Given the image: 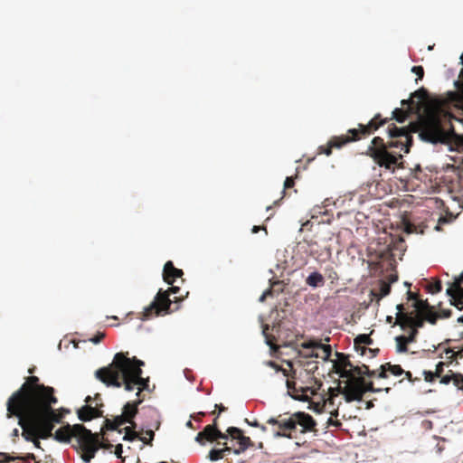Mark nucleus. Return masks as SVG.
Masks as SVG:
<instances>
[{"instance_id":"obj_8","label":"nucleus","mask_w":463,"mask_h":463,"mask_svg":"<svg viewBox=\"0 0 463 463\" xmlns=\"http://www.w3.org/2000/svg\"><path fill=\"white\" fill-rule=\"evenodd\" d=\"M179 291L178 287L172 286L168 290L159 292L155 297L154 301L144 309V319H150L155 316H159L162 313H167L170 309L171 300L169 298L170 293H176Z\"/></svg>"},{"instance_id":"obj_16","label":"nucleus","mask_w":463,"mask_h":463,"mask_svg":"<svg viewBox=\"0 0 463 463\" xmlns=\"http://www.w3.org/2000/svg\"><path fill=\"white\" fill-rule=\"evenodd\" d=\"M402 105L403 107L407 106V109L396 108L392 111V117L390 119L394 118L397 122L402 123V122H404L407 119L409 115L411 113H412L415 109H417L418 107H419L418 104L414 103V100L412 99V98H411L409 99L402 100Z\"/></svg>"},{"instance_id":"obj_47","label":"nucleus","mask_w":463,"mask_h":463,"mask_svg":"<svg viewBox=\"0 0 463 463\" xmlns=\"http://www.w3.org/2000/svg\"><path fill=\"white\" fill-rule=\"evenodd\" d=\"M444 366H445V363L444 362H439L436 365V369H435V374L436 376L439 378V377H441L442 375V373L444 371Z\"/></svg>"},{"instance_id":"obj_24","label":"nucleus","mask_w":463,"mask_h":463,"mask_svg":"<svg viewBox=\"0 0 463 463\" xmlns=\"http://www.w3.org/2000/svg\"><path fill=\"white\" fill-rule=\"evenodd\" d=\"M347 387L346 380H339L336 387H330L328 389V398L327 401L330 403H333V400L335 397L338 396L340 393L344 395L345 398V388Z\"/></svg>"},{"instance_id":"obj_13","label":"nucleus","mask_w":463,"mask_h":463,"mask_svg":"<svg viewBox=\"0 0 463 463\" xmlns=\"http://www.w3.org/2000/svg\"><path fill=\"white\" fill-rule=\"evenodd\" d=\"M227 433L232 440H237L238 447L233 449V453L236 455L241 454L248 448L253 446L251 439L249 437L244 436L241 430L239 428L229 427L227 429Z\"/></svg>"},{"instance_id":"obj_27","label":"nucleus","mask_w":463,"mask_h":463,"mask_svg":"<svg viewBox=\"0 0 463 463\" xmlns=\"http://www.w3.org/2000/svg\"><path fill=\"white\" fill-rule=\"evenodd\" d=\"M308 286L317 288L322 287L325 283L324 277L319 272H312L306 279Z\"/></svg>"},{"instance_id":"obj_33","label":"nucleus","mask_w":463,"mask_h":463,"mask_svg":"<svg viewBox=\"0 0 463 463\" xmlns=\"http://www.w3.org/2000/svg\"><path fill=\"white\" fill-rule=\"evenodd\" d=\"M427 289L431 294H436L441 291L442 286L439 280L430 283L427 287Z\"/></svg>"},{"instance_id":"obj_38","label":"nucleus","mask_w":463,"mask_h":463,"mask_svg":"<svg viewBox=\"0 0 463 463\" xmlns=\"http://www.w3.org/2000/svg\"><path fill=\"white\" fill-rule=\"evenodd\" d=\"M325 270L329 279H331L332 281L338 279V275L333 267H326Z\"/></svg>"},{"instance_id":"obj_18","label":"nucleus","mask_w":463,"mask_h":463,"mask_svg":"<svg viewBox=\"0 0 463 463\" xmlns=\"http://www.w3.org/2000/svg\"><path fill=\"white\" fill-rule=\"evenodd\" d=\"M402 328L410 327L411 329L416 328L418 330L419 327L423 326V319L412 317L406 313H401L396 317V323Z\"/></svg>"},{"instance_id":"obj_45","label":"nucleus","mask_w":463,"mask_h":463,"mask_svg":"<svg viewBox=\"0 0 463 463\" xmlns=\"http://www.w3.org/2000/svg\"><path fill=\"white\" fill-rule=\"evenodd\" d=\"M114 422L116 424V426L118 427V429L125 424V423H129V420H127L125 416H123L122 414L119 415V416H117L114 420Z\"/></svg>"},{"instance_id":"obj_57","label":"nucleus","mask_w":463,"mask_h":463,"mask_svg":"<svg viewBox=\"0 0 463 463\" xmlns=\"http://www.w3.org/2000/svg\"><path fill=\"white\" fill-rule=\"evenodd\" d=\"M1 457L4 458V459L2 460V463H9L10 461L12 460H14L15 458H11L9 457L7 454L5 453H2L0 454Z\"/></svg>"},{"instance_id":"obj_39","label":"nucleus","mask_w":463,"mask_h":463,"mask_svg":"<svg viewBox=\"0 0 463 463\" xmlns=\"http://www.w3.org/2000/svg\"><path fill=\"white\" fill-rule=\"evenodd\" d=\"M146 435L149 437V439H146V437H140L139 439L142 440L145 444L152 445V440L155 437V432L152 430H148L146 431Z\"/></svg>"},{"instance_id":"obj_11","label":"nucleus","mask_w":463,"mask_h":463,"mask_svg":"<svg viewBox=\"0 0 463 463\" xmlns=\"http://www.w3.org/2000/svg\"><path fill=\"white\" fill-rule=\"evenodd\" d=\"M463 271L459 276L455 277L452 283L447 288V295L449 297V302L458 310L463 311Z\"/></svg>"},{"instance_id":"obj_6","label":"nucleus","mask_w":463,"mask_h":463,"mask_svg":"<svg viewBox=\"0 0 463 463\" xmlns=\"http://www.w3.org/2000/svg\"><path fill=\"white\" fill-rule=\"evenodd\" d=\"M336 356L337 360L334 363V369L342 379L349 381L359 374H366V376L376 375V372L370 370L366 364H362V366L354 365L349 360V355L336 353Z\"/></svg>"},{"instance_id":"obj_19","label":"nucleus","mask_w":463,"mask_h":463,"mask_svg":"<svg viewBox=\"0 0 463 463\" xmlns=\"http://www.w3.org/2000/svg\"><path fill=\"white\" fill-rule=\"evenodd\" d=\"M376 372V375L374 377L385 379L388 377V373H391L394 376H399L403 374L404 370L399 364H392L391 363H385L380 366L378 370H374Z\"/></svg>"},{"instance_id":"obj_36","label":"nucleus","mask_w":463,"mask_h":463,"mask_svg":"<svg viewBox=\"0 0 463 463\" xmlns=\"http://www.w3.org/2000/svg\"><path fill=\"white\" fill-rule=\"evenodd\" d=\"M269 365L272 368H274L277 372H282L283 375L285 377H294V375L290 374L287 369L281 368L279 364H277L275 362L269 361Z\"/></svg>"},{"instance_id":"obj_54","label":"nucleus","mask_w":463,"mask_h":463,"mask_svg":"<svg viewBox=\"0 0 463 463\" xmlns=\"http://www.w3.org/2000/svg\"><path fill=\"white\" fill-rule=\"evenodd\" d=\"M444 353L446 354H450L449 359L451 360H456L458 358V353H455V351L451 348H446Z\"/></svg>"},{"instance_id":"obj_26","label":"nucleus","mask_w":463,"mask_h":463,"mask_svg":"<svg viewBox=\"0 0 463 463\" xmlns=\"http://www.w3.org/2000/svg\"><path fill=\"white\" fill-rule=\"evenodd\" d=\"M373 343V340L366 334L357 335L354 341V348L358 353L361 352V347H365L364 345H372Z\"/></svg>"},{"instance_id":"obj_51","label":"nucleus","mask_w":463,"mask_h":463,"mask_svg":"<svg viewBox=\"0 0 463 463\" xmlns=\"http://www.w3.org/2000/svg\"><path fill=\"white\" fill-rule=\"evenodd\" d=\"M105 337V333L99 332L96 335L91 337L90 340L93 344H99Z\"/></svg>"},{"instance_id":"obj_52","label":"nucleus","mask_w":463,"mask_h":463,"mask_svg":"<svg viewBox=\"0 0 463 463\" xmlns=\"http://www.w3.org/2000/svg\"><path fill=\"white\" fill-rule=\"evenodd\" d=\"M421 428L425 430H430L433 428V423L431 420H424L421 421Z\"/></svg>"},{"instance_id":"obj_34","label":"nucleus","mask_w":463,"mask_h":463,"mask_svg":"<svg viewBox=\"0 0 463 463\" xmlns=\"http://www.w3.org/2000/svg\"><path fill=\"white\" fill-rule=\"evenodd\" d=\"M379 352H380V350L378 348L373 349V348H369V347H361L360 354L361 355L368 354L369 357L373 358V357H375Z\"/></svg>"},{"instance_id":"obj_22","label":"nucleus","mask_w":463,"mask_h":463,"mask_svg":"<svg viewBox=\"0 0 463 463\" xmlns=\"http://www.w3.org/2000/svg\"><path fill=\"white\" fill-rule=\"evenodd\" d=\"M77 414L80 420L89 421L91 420L92 419L101 417L102 411H100L97 407H92L90 404H86L78 410Z\"/></svg>"},{"instance_id":"obj_64","label":"nucleus","mask_w":463,"mask_h":463,"mask_svg":"<svg viewBox=\"0 0 463 463\" xmlns=\"http://www.w3.org/2000/svg\"><path fill=\"white\" fill-rule=\"evenodd\" d=\"M397 309H398V313H397V316L400 315L401 313H403V305L402 304H399L397 306Z\"/></svg>"},{"instance_id":"obj_56","label":"nucleus","mask_w":463,"mask_h":463,"mask_svg":"<svg viewBox=\"0 0 463 463\" xmlns=\"http://www.w3.org/2000/svg\"><path fill=\"white\" fill-rule=\"evenodd\" d=\"M229 439V435L228 433H222L220 430H218V432H217V436H216V440L217 439H223V440H227Z\"/></svg>"},{"instance_id":"obj_4","label":"nucleus","mask_w":463,"mask_h":463,"mask_svg":"<svg viewBox=\"0 0 463 463\" xmlns=\"http://www.w3.org/2000/svg\"><path fill=\"white\" fill-rule=\"evenodd\" d=\"M13 416L18 418L22 436L25 440L33 442L37 449H42L40 439L52 437L55 423H60L63 417L60 412L21 413L12 414Z\"/></svg>"},{"instance_id":"obj_43","label":"nucleus","mask_w":463,"mask_h":463,"mask_svg":"<svg viewBox=\"0 0 463 463\" xmlns=\"http://www.w3.org/2000/svg\"><path fill=\"white\" fill-rule=\"evenodd\" d=\"M411 71L417 75V80H421L424 76V70L422 66H413L411 68Z\"/></svg>"},{"instance_id":"obj_53","label":"nucleus","mask_w":463,"mask_h":463,"mask_svg":"<svg viewBox=\"0 0 463 463\" xmlns=\"http://www.w3.org/2000/svg\"><path fill=\"white\" fill-rule=\"evenodd\" d=\"M272 294H273L272 288H269V289L265 290V291L262 293V295L260 297V299H259V300H260V302H263V301H265V299H266L268 297L272 296Z\"/></svg>"},{"instance_id":"obj_3","label":"nucleus","mask_w":463,"mask_h":463,"mask_svg":"<svg viewBox=\"0 0 463 463\" xmlns=\"http://www.w3.org/2000/svg\"><path fill=\"white\" fill-rule=\"evenodd\" d=\"M128 353H117L108 366L98 369L95 376L108 387H124L127 392L137 390V396L149 386V378L142 377L143 361L128 357Z\"/></svg>"},{"instance_id":"obj_58","label":"nucleus","mask_w":463,"mask_h":463,"mask_svg":"<svg viewBox=\"0 0 463 463\" xmlns=\"http://www.w3.org/2000/svg\"><path fill=\"white\" fill-rule=\"evenodd\" d=\"M216 409H218V413H217V417L220 416L221 412H223L227 410L226 407H224L222 404H215L214 406Z\"/></svg>"},{"instance_id":"obj_35","label":"nucleus","mask_w":463,"mask_h":463,"mask_svg":"<svg viewBox=\"0 0 463 463\" xmlns=\"http://www.w3.org/2000/svg\"><path fill=\"white\" fill-rule=\"evenodd\" d=\"M439 318V315H437V313L432 309L428 310L425 316V319L431 325H435Z\"/></svg>"},{"instance_id":"obj_49","label":"nucleus","mask_w":463,"mask_h":463,"mask_svg":"<svg viewBox=\"0 0 463 463\" xmlns=\"http://www.w3.org/2000/svg\"><path fill=\"white\" fill-rule=\"evenodd\" d=\"M235 449V448H232V447H231V446H228L227 442L225 441V442H223V448H222V449H221V451H222V456H223V457H225V455H226V454H229V453H231V452H232V453H233V449Z\"/></svg>"},{"instance_id":"obj_59","label":"nucleus","mask_w":463,"mask_h":463,"mask_svg":"<svg viewBox=\"0 0 463 463\" xmlns=\"http://www.w3.org/2000/svg\"><path fill=\"white\" fill-rule=\"evenodd\" d=\"M305 353L303 354V356L305 357V354H316L317 353V347H312L310 349H305Z\"/></svg>"},{"instance_id":"obj_48","label":"nucleus","mask_w":463,"mask_h":463,"mask_svg":"<svg viewBox=\"0 0 463 463\" xmlns=\"http://www.w3.org/2000/svg\"><path fill=\"white\" fill-rule=\"evenodd\" d=\"M415 307L417 308L427 309V311L430 310V309H432V307H430V305H429L427 300H425V301H423V300H417Z\"/></svg>"},{"instance_id":"obj_5","label":"nucleus","mask_w":463,"mask_h":463,"mask_svg":"<svg viewBox=\"0 0 463 463\" xmlns=\"http://www.w3.org/2000/svg\"><path fill=\"white\" fill-rule=\"evenodd\" d=\"M71 438L76 439L77 444L74 448L80 452L81 459L85 463H90L99 450L97 439L92 432L82 424H67L54 433V439L60 442H70Z\"/></svg>"},{"instance_id":"obj_15","label":"nucleus","mask_w":463,"mask_h":463,"mask_svg":"<svg viewBox=\"0 0 463 463\" xmlns=\"http://www.w3.org/2000/svg\"><path fill=\"white\" fill-rule=\"evenodd\" d=\"M303 349H310L312 347H317V353L316 354H305V357L311 358H321L325 361L328 360L332 354V349L329 345H324L320 342H315V341H309V342H304L301 345Z\"/></svg>"},{"instance_id":"obj_21","label":"nucleus","mask_w":463,"mask_h":463,"mask_svg":"<svg viewBox=\"0 0 463 463\" xmlns=\"http://www.w3.org/2000/svg\"><path fill=\"white\" fill-rule=\"evenodd\" d=\"M218 430L215 424L206 425L203 430L197 434L195 440L202 445H203L205 441H215Z\"/></svg>"},{"instance_id":"obj_30","label":"nucleus","mask_w":463,"mask_h":463,"mask_svg":"<svg viewBox=\"0 0 463 463\" xmlns=\"http://www.w3.org/2000/svg\"><path fill=\"white\" fill-rule=\"evenodd\" d=\"M397 345V351L399 353H406L408 351V341L405 339V335H399L395 338Z\"/></svg>"},{"instance_id":"obj_37","label":"nucleus","mask_w":463,"mask_h":463,"mask_svg":"<svg viewBox=\"0 0 463 463\" xmlns=\"http://www.w3.org/2000/svg\"><path fill=\"white\" fill-rule=\"evenodd\" d=\"M453 383L458 389L463 391V374L455 373Z\"/></svg>"},{"instance_id":"obj_46","label":"nucleus","mask_w":463,"mask_h":463,"mask_svg":"<svg viewBox=\"0 0 463 463\" xmlns=\"http://www.w3.org/2000/svg\"><path fill=\"white\" fill-rule=\"evenodd\" d=\"M295 185V180L292 176H288L284 182V190L283 194H285V190L289 189Z\"/></svg>"},{"instance_id":"obj_63","label":"nucleus","mask_w":463,"mask_h":463,"mask_svg":"<svg viewBox=\"0 0 463 463\" xmlns=\"http://www.w3.org/2000/svg\"><path fill=\"white\" fill-rule=\"evenodd\" d=\"M423 92H424V90L415 91V92L412 94V98H413V97H418V98L421 99V98H422L421 93H423Z\"/></svg>"},{"instance_id":"obj_1","label":"nucleus","mask_w":463,"mask_h":463,"mask_svg":"<svg viewBox=\"0 0 463 463\" xmlns=\"http://www.w3.org/2000/svg\"><path fill=\"white\" fill-rule=\"evenodd\" d=\"M413 133H419L422 140L434 144H447L456 137L452 126L446 130L441 125L440 118L436 115H430L421 122H411L408 127L398 128L393 123L390 124L388 135L391 140L385 142L381 137H373L366 155L380 167L394 173L396 167H403L401 152H410L413 143Z\"/></svg>"},{"instance_id":"obj_29","label":"nucleus","mask_w":463,"mask_h":463,"mask_svg":"<svg viewBox=\"0 0 463 463\" xmlns=\"http://www.w3.org/2000/svg\"><path fill=\"white\" fill-rule=\"evenodd\" d=\"M287 388L288 390L289 394L296 400H305L304 397L300 396L298 392V389L296 387V383L294 381L287 380Z\"/></svg>"},{"instance_id":"obj_14","label":"nucleus","mask_w":463,"mask_h":463,"mask_svg":"<svg viewBox=\"0 0 463 463\" xmlns=\"http://www.w3.org/2000/svg\"><path fill=\"white\" fill-rule=\"evenodd\" d=\"M295 429L299 426V432L306 433L316 430V421L313 417L306 412L298 411L292 414Z\"/></svg>"},{"instance_id":"obj_60","label":"nucleus","mask_w":463,"mask_h":463,"mask_svg":"<svg viewBox=\"0 0 463 463\" xmlns=\"http://www.w3.org/2000/svg\"><path fill=\"white\" fill-rule=\"evenodd\" d=\"M403 374H405V377L411 382V383H414L416 379H413L412 378V374L411 372L409 371H404Z\"/></svg>"},{"instance_id":"obj_28","label":"nucleus","mask_w":463,"mask_h":463,"mask_svg":"<svg viewBox=\"0 0 463 463\" xmlns=\"http://www.w3.org/2000/svg\"><path fill=\"white\" fill-rule=\"evenodd\" d=\"M135 428L136 427H134L133 425L124 428V430H123L125 431V435L123 437L124 440L133 441L136 439L140 438L139 433L134 430Z\"/></svg>"},{"instance_id":"obj_55","label":"nucleus","mask_w":463,"mask_h":463,"mask_svg":"<svg viewBox=\"0 0 463 463\" xmlns=\"http://www.w3.org/2000/svg\"><path fill=\"white\" fill-rule=\"evenodd\" d=\"M122 453H123V447L121 444H118L116 447H115V451H114V454L117 456V458H122Z\"/></svg>"},{"instance_id":"obj_50","label":"nucleus","mask_w":463,"mask_h":463,"mask_svg":"<svg viewBox=\"0 0 463 463\" xmlns=\"http://www.w3.org/2000/svg\"><path fill=\"white\" fill-rule=\"evenodd\" d=\"M418 335V330L416 328L411 329L410 335L408 336H405V339L408 341V343H412L416 339V335Z\"/></svg>"},{"instance_id":"obj_61","label":"nucleus","mask_w":463,"mask_h":463,"mask_svg":"<svg viewBox=\"0 0 463 463\" xmlns=\"http://www.w3.org/2000/svg\"><path fill=\"white\" fill-rule=\"evenodd\" d=\"M323 407H324V404L316 403V404L314 405V410H315L316 411H317V412H320V411H322Z\"/></svg>"},{"instance_id":"obj_25","label":"nucleus","mask_w":463,"mask_h":463,"mask_svg":"<svg viewBox=\"0 0 463 463\" xmlns=\"http://www.w3.org/2000/svg\"><path fill=\"white\" fill-rule=\"evenodd\" d=\"M391 292V285L385 280L379 281L378 291L375 289L372 290V294L377 298V300L388 296Z\"/></svg>"},{"instance_id":"obj_41","label":"nucleus","mask_w":463,"mask_h":463,"mask_svg":"<svg viewBox=\"0 0 463 463\" xmlns=\"http://www.w3.org/2000/svg\"><path fill=\"white\" fill-rule=\"evenodd\" d=\"M105 428L108 430H118L119 433L122 432V430H118V427L116 426L114 420H111L109 419H106V420H105Z\"/></svg>"},{"instance_id":"obj_9","label":"nucleus","mask_w":463,"mask_h":463,"mask_svg":"<svg viewBox=\"0 0 463 463\" xmlns=\"http://www.w3.org/2000/svg\"><path fill=\"white\" fill-rule=\"evenodd\" d=\"M389 118H383L381 114H376L367 124H358L356 128H351L347 131L349 139L346 141L355 142L372 135L382 126L387 124Z\"/></svg>"},{"instance_id":"obj_31","label":"nucleus","mask_w":463,"mask_h":463,"mask_svg":"<svg viewBox=\"0 0 463 463\" xmlns=\"http://www.w3.org/2000/svg\"><path fill=\"white\" fill-rule=\"evenodd\" d=\"M92 435L97 439V445L99 446V449H100V448L104 449H112L113 445L109 442V439L103 438L102 440L100 441L99 434L92 433Z\"/></svg>"},{"instance_id":"obj_40","label":"nucleus","mask_w":463,"mask_h":463,"mask_svg":"<svg viewBox=\"0 0 463 463\" xmlns=\"http://www.w3.org/2000/svg\"><path fill=\"white\" fill-rule=\"evenodd\" d=\"M454 375H455V373H453L452 371H449V374H446V375H441L440 378V383L442 384H449L451 381H453L454 379Z\"/></svg>"},{"instance_id":"obj_17","label":"nucleus","mask_w":463,"mask_h":463,"mask_svg":"<svg viewBox=\"0 0 463 463\" xmlns=\"http://www.w3.org/2000/svg\"><path fill=\"white\" fill-rule=\"evenodd\" d=\"M349 139L347 134L333 137L327 143V146H320L318 147L319 154H325L327 156L332 154V148H341L345 145L351 143V141H346Z\"/></svg>"},{"instance_id":"obj_23","label":"nucleus","mask_w":463,"mask_h":463,"mask_svg":"<svg viewBox=\"0 0 463 463\" xmlns=\"http://www.w3.org/2000/svg\"><path fill=\"white\" fill-rule=\"evenodd\" d=\"M143 402L142 399H138L134 402H127L123 407L122 415L126 417L127 420H129V423L136 427V423L133 421L134 417L137 413V406Z\"/></svg>"},{"instance_id":"obj_44","label":"nucleus","mask_w":463,"mask_h":463,"mask_svg":"<svg viewBox=\"0 0 463 463\" xmlns=\"http://www.w3.org/2000/svg\"><path fill=\"white\" fill-rule=\"evenodd\" d=\"M424 380L428 383H432L436 378H438L434 372L431 371H424L423 372Z\"/></svg>"},{"instance_id":"obj_42","label":"nucleus","mask_w":463,"mask_h":463,"mask_svg":"<svg viewBox=\"0 0 463 463\" xmlns=\"http://www.w3.org/2000/svg\"><path fill=\"white\" fill-rule=\"evenodd\" d=\"M439 318H449L452 316V311L450 309H442L439 308L437 312Z\"/></svg>"},{"instance_id":"obj_12","label":"nucleus","mask_w":463,"mask_h":463,"mask_svg":"<svg viewBox=\"0 0 463 463\" xmlns=\"http://www.w3.org/2000/svg\"><path fill=\"white\" fill-rule=\"evenodd\" d=\"M267 423L277 425L282 430V432H276V437L295 438L292 434L293 431H296L292 414L288 418H282V415H279L278 418H269Z\"/></svg>"},{"instance_id":"obj_10","label":"nucleus","mask_w":463,"mask_h":463,"mask_svg":"<svg viewBox=\"0 0 463 463\" xmlns=\"http://www.w3.org/2000/svg\"><path fill=\"white\" fill-rule=\"evenodd\" d=\"M389 118H383L381 114H376L367 124H358L356 128H351L347 131L349 139L346 141L355 142L372 135L382 126L387 124Z\"/></svg>"},{"instance_id":"obj_2","label":"nucleus","mask_w":463,"mask_h":463,"mask_svg":"<svg viewBox=\"0 0 463 463\" xmlns=\"http://www.w3.org/2000/svg\"><path fill=\"white\" fill-rule=\"evenodd\" d=\"M54 393V388L41 383L39 377L28 376L7 400V417L21 413L59 412L53 408L58 403Z\"/></svg>"},{"instance_id":"obj_62","label":"nucleus","mask_w":463,"mask_h":463,"mask_svg":"<svg viewBox=\"0 0 463 463\" xmlns=\"http://www.w3.org/2000/svg\"><path fill=\"white\" fill-rule=\"evenodd\" d=\"M260 230H264V231H266V228H265V227H263V226H256V225H255V226H253V228H252V232H253V233H257V232H259V231H260Z\"/></svg>"},{"instance_id":"obj_7","label":"nucleus","mask_w":463,"mask_h":463,"mask_svg":"<svg viewBox=\"0 0 463 463\" xmlns=\"http://www.w3.org/2000/svg\"><path fill=\"white\" fill-rule=\"evenodd\" d=\"M364 375L359 374L347 381V387L345 388V401L347 402L361 401L366 392H378L383 390L389 392L391 391V387L374 388L373 383L366 382L364 378Z\"/></svg>"},{"instance_id":"obj_32","label":"nucleus","mask_w":463,"mask_h":463,"mask_svg":"<svg viewBox=\"0 0 463 463\" xmlns=\"http://www.w3.org/2000/svg\"><path fill=\"white\" fill-rule=\"evenodd\" d=\"M207 458L211 461H217V460L222 459L224 457L222 456V451H221L220 449H211L209 451V454H208Z\"/></svg>"},{"instance_id":"obj_20","label":"nucleus","mask_w":463,"mask_h":463,"mask_svg":"<svg viewBox=\"0 0 463 463\" xmlns=\"http://www.w3.org/2000/svg\"><path fill=\"white\" fill-rule=\"evenodd\" d=\"M183 275V270L175 268L171 260H168L165 264L163 269V278L167 284L173 285L176 279L182 278Z\"/></svg>"}]
</instances>
